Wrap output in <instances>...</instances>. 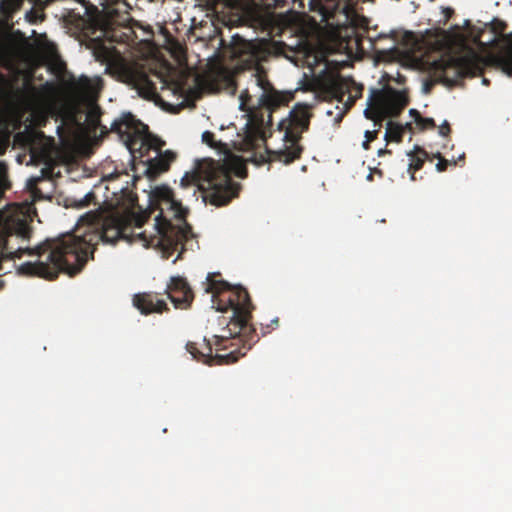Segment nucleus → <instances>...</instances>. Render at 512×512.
Here are the masks:
<instances>
[{"label":"nucleus","instance_id":"nucleus-1","mask_svg":"<svg viewBox=\"0 0 512 512\" xmlns=\"http://www.w3.org/2000/svg\"><path fill=\"white\" fill-rule=\"evenodd\" d=\"M31 228L27 216L18 207L12 211L0 212V273L6 274L4 264L20 259L24 254L37 255L35 262L21 264L17 271L21 275L38 276L54 280L59 273L70 276L79 273L92 251V239L77 236L74 233L61 234L56 238H48L34 249L24 246L30 236ZM0 281V288L2 287Z\"/></svg>","mask_w":512,"mask_h":512},{"label":"nucleus","instance_id":"nucleus-2","mask_svg":"<svg viewBox=\"0 0 512 512\" xmlns=\"http://www.w3.org/2000/svg\"><path fill=\"white\" fill-rule=\"evenodd\" d=\"M220 273H209L206 278L205 292L212 294V308L219 312L232 311V316L227 322L225 317H220L219 324H226L221 329L220 334L213 335L215 339L214 345L217 351L226 350L228 346L226 342L229 339L237 340V343H231V346H238L242 342V348H236L225 354H212V343L206 338L202 343L188 342L186 344L187 351L192 357L198 361H202L208 365L230 364L245 356L246 351L251 349L259 338L256 330L251 324L252 304L248 291L242 286H232L227 281L216 279Z\"/></svg>","mask_w":512,"mask_h":512},{"label":"nucleus","instance_id":"nucleus-3","mask_svg":"<svg viewBox=\"0 0 512 512\" xmlns=\"http://www.w3.org/2000/svg\"><path fill=\"white\" fill-rule=\"evenodd\" d=\"M149 202L151 210H160L155 217L156 233L147 237L143 232L139 236L145 246L160 248L166 259L179 251L173 260L175 263L187 249L186 245L194 238L192 227L186 222L188 210L174 198L173 190L167 186L155 187L149 195Z\"/></svg>","mask_w":512,"mask_h":512},{"label":"nucleus","instance_id":"nucleus-4","mask_svg":"<svg viewBox=\"0 0 512 512\" xmlns=\"http://www.w3.org/2000/svg\"><path fill=\"white\" fill-rule=\"evenodd\" d=\"M112 131L119 136L133 158L146 166L145 174L150 179L167 172L177 158L171 150L162 151L165 141L150 133L148 126L131 113H123L115 119Z\"/></svg>","mask_w":512,"mask_h":512},{"label":"nucleus","instance_id":"nucleus-5","mask_svg":"<svg viewBox=\"0 0 512 512\" xmlns=\"http://www.w3.org/2000/svg\"><path fill=\"white\" fill-rule=\"evenodd\" d=\"M488 64L512 77V34L503 36L499 51L487 58L475 52L459 57H441L431 63L429 70L434 82L454 86L462 78L481 75Z\"/></svg>","mask_w":512,"mask_h":512},{"label":"nucleus","instance_id":"nucleus-6","mask_svg":"<svg viewBox=\"0 0 512 512\" xmlns=\"http://www.w3.org/2000/svg\"><path fill=\"white\" fill-rule=\"evenodd\" d=\"M256 86L261 89L258 98V106L250 105L252 96L248 90L240 95V109L250 113V120L253 127L248 128L244 143L247 148L255 149L260 143L265 142L263 128L272 125V113L281 107L288 106L294 98L292 91H279L269 81L264 69H258L253 75Z\"/></svg>","mask_w":512,"mask_h":512},{"label":"nucleus","instance_id":"nucleus-7","mask_svg":"<svg viewBox=\"0 0 512 512\" xmlns=\"http://www.w3.org/2000/svg\"><path fill=\"white\" fill-rule=\"evenodd\" d=\"M181 186L196 187L202 193L204 202L214 206L227 205L239 191V184L231 177V167L227 161H210L192 172H186Z\"/></svg>","mask_w":512,"mask_h":512},{"label":"nucleus","instance_id":"nucleus-8","mask_svg":"<svg viewBox=\"0 0 512 512\" xmlns=\"http://www.w3.org/2000/svg\"><path fill=\"white\" fill-rule=\"evenodd\" d=\"M310 106L307 104H296L289 112L286 119L279 122L278 128L284 132L283 147L272 150L265 146L264 152H255L251 161L256 165H263L270 162H280L289 165L301 158L303 147L300 145L303 132L309 129Z\"/></svg>","mask_w":512,"mask_h":512},{"label":"nucleus","instance_id":"nucleus-9","mask_svg":"<svg viewBox=\"0 0 512 512\" xmlns=\"http://www.w3.org/2000/svg\"><path fill=\"white\" fill-rule=\"evenodd\" d=\"M409 104V98L405 91L396 90L390 86L382 89L372 88L367 99V108L364 115L367 119L374 122L378 129L365 132V140L374 141L382 126V122L387 118L398 117L404 108Z\"/></svg>","mask_w":512,"mask_h":512},{"label":"nucleus","instance_id":"nucleus-10","mask_svg":"<svg viewBox=\"0 0 512 512\" xmlns=\"http://www.w3.org/2000/svg\"><path fill=\"white\" fill-rule=\"evenodd\" d=\"M137 5V0H103L104 20L97 28L108 29L119 26L128 29L135 39L151 41L154 31L150 25L135 20L130 11Z\"/></svg>","mask_w":512,"mask_h":512},{"label":"nucleus","instance_id":"nucleus-11","mask_svg":"<svg viewBox=\"0 0 512 512\" xmlns=\"http://www.w3.org/2000/svg\"><path fill=\"white\" fill-rule=\"evenodd\" d=\"M357 3L358 0H309V7L327 19L343 13L348 20L354 21L358 17Z\"/></svg>","mask_w":512,"mask_h":512},{"label":"nucleus","instance_id":"nucleus-12","mask_svg":"<svg viewBox=\"0 0 512 512\" xmlns=\"http://www.w3.org/2000/svg\"><path fill=\"white\" fill-rule=\"evenodd\" d=\"M166 292L175 308L186 309L191 305L194 299L190 285L186 279L181 276L171 277Z\"/></svg>","mask_w":512,"mask_h":512},{"label":"nucleus","instance_id":"nucleus-13","mask_svg":"<svg viewBox=\"0 0 512 512\" xmlns=\"http://www.w3.org/2000/svg\"><path fill=\"white\" fill-rule=\"evenodd\" d=\"M133 304L145 315L150 313H162L169 310L167 303L159 299L158 296L153 293L136 294L133 298Z\"/></svg>","mask_w":512,"mask_h":512},{"label":"nucleus","instance_id":"nucleus-14","mask_svg":"<svg viewBox=\"0 0 512 512\" xmlns=\"http://www.w3.org/2000/svg\"><path fill=\"white\" fill-rule=\"evenodd\" d=\"M127 78L128 83L137 90L140 96L150 99L155 95V84L145 73L133 71L128 74Z\"/></svg>","mask_w":512,"mask_h":512},{"label":"nucleus","instance_id":"nucleus-15","mask_svg":"<svg viewBox=\"0 0 512 512\" xmlns=\"http://www.w3.org/2000/svg\"><path fill=\"white\" fill-rule=\"evenodd\" d=\"M353 87V78L337 76L330 80L327 85L326 91L331 98L337 100L338 103H345L344 97Z\"/></svg>","mask_w":512,"mask_h":512},{"label":"nucleus","instance_id":"nucleus-16","mask_svg":"<svg viewBox=\"0 0 512 512\" xmlns=\"http://www.w3.org/2000/svg\"><path fill=\"white\" fill-rule=\"evenodd\" d=\"M246 48L247 54L249 55L247 61L251 65L257 66L256 71L258 69H264L260 63L266 61L271 54L268 44L264 41L248 42Z\"/></svg>","mask_w":512,"mask_h":512},{"label":"nucleus","instance_id":"nucleus-17","mask_svg":"<svg viewBox=\"0 0 512 512\" xmlns=\"http://www.w3.org/2000/svg\"><path fill=\"white\" fill-rule=\"evenodd\" d=\"M364 87L362 84H358L353 80V87L348 92V99L345 103H343L342 107L338 105L335 107L337 110L335 117L333 119L334 125H339L345 114L354 106L355 102L362 97Z\"/></svg>","mask_w":512,"mask_h":512},{"label":"nucleus","instance_id":"nucleus-18","mask_svg":"<svg viewBox=\"0 0 512 512\" xmlns=\"http://www.w3.org/2000/svg\"><path fill=\"white\" fill-rule=\"evenodd\" d=\"M408 156L410 157L408 172L410 173L411 180L415 181V173L422 169L426 159L428 158V153L423 148L415 146V151L408 153Z\"/></svg>","mask_w":512,"mask_h":512},{"label":"nucleus","instance_id":"nucleus-19","mask_svg":"<svg viewBox=\"0 0 512 512\" xmlns=\"http://www.w3.org/2000/svg\"><path fill=\"white\" fill-rule=\"evenodd\" d=\"M101 115H102V110H101L100 106L98 104L91 103L87 110L86 120L92 129L96 130V129L100 128L102 133L107 134L109 132V130L107 129L106 126L101 125V122H100ZM112 124H113V122L111 123V125ZM110 132H113L112 127L110 128Z\"/></svg>","mask_w":512,"mask_h":512},{"label":"nucleus","instance_id":"nucleus-20","mask_svg":"<svg viewBox=\"0 0 512 512\" xmlns=\"http://www.w3.org/2000/svg\"><path fill=\"white\" fill-rule=\"evenodd\" d=\"M123 236V229L120 225H105L101 234L103 241L115 244Z\"/></svg>","mask_w":512,"mask_h":512},{"label":"nucleus","instance_id":"nucleus-21","mask_svg":"<svg viewBox=\"0 0 512 512\" xmlns=\"http://www.w3.org/2000/svg\"><path fill=\"white\" fill-rule=\"evenodd\" d=\"M404 134V127L400 124L394 123L393 121H388L385 132V140L387 142H401Z\"/></svg>","mask_w":512,"mask_h":512},{"label":"nucleus","instance_id":"nucleus-22","mask_svg":"<svg viewBox=\"0 0 512 512\" xmlns=\"http://www.w3.org/2000/svg\"><path fill=\"white\" fill-rule=\"evenodd\" d=\"M410 116L414 119L417 127L424 131L428 129L436 128V123L433 118H425L421 115V113L416 109H410Z\"/></svg>","mask_w":512,"mask_h":512},{"label":"nucleus","instance_id":"nucleus-23","mask_svg":"<svg viewBox=\"0 0 512 512\" xmlns=\"http://www.w3.org/2000/svg\"><path fill=\"white\" fill-rule=\"evenodd\" d=\"M203 143L207 144L209 147L214 149H226V144L221 141L215 140V135L211 131H205L202 134Z\"/></svg>","mask_w":512,"mask_h":512},{"label":"nucleus","instance_id":"nucleus-24","mask_svg":"<svg viewBox=\"0 0 512 512\" xmlns=\"http://www.w3.org/2000/svg\"><path fill=\"white\" fill-rule=\"evenodd\" d=\"M435 157L439 159L438 163L436 164L437 171L444 172L449 165V161L443 158L440 153H437Z\"/></svg>","mask_w":512,"mask_h":512},{"label":"nucleus","instance_id":"nucleus-25","mask_svg":"<svg viewBox=\"0 0 512 512\" xmlns=\"http://www.w3.org/2000/svg\"><path fill=\"white\" fill-rule=\"evenodd\" d=\"M442 13L444 14V20L442 23L445 25L454 15V9L451 7H442Z\"/></svg>","mask_w":512,"mask_h":512},{"label":"nucleus","instance_id":"nucleus-26","mask_svg":"<svg viewBox=\"0 0 512 512\" xmlns=\"http://www.w3.org/2000/svg\"><path fill=\"white\" fill-rule=\"evenodd\" d=\"M451 132V128H450V125L448 123V121H444L443 124L439 127V134L441 136H448Z\"/></svg>","mask_w":512,"mask_h":512},{"label":"nucleus","instance_id":"nucleus-27","mask_svg":"<svg viewBox=\"0 0 512 512\" xmlns=\"http://www.w3.org/2000/svg\"><path fill=\"white\" fill-rule=\"evenodd\" d=\"M505 27H506L505 23H503V22H501V21H498V20H495V21L493 22V27H492V29H493V31H494L495 33H502V32H503V30L505 29Z\"/></svg>","mask_w":512,"mask_h":512},{"label":"nucleus","instance_id":"nucleus-28","mask_svg":"<svg viewBox=\"0 0 512 512\" xmlns=\"http://www.w3.org/2000/svg\"><path fill=\"white\" fill-rule=\"evenodd\" d=\"M7 81L5 77L0 74V100L2 99V96L6 90Z\"/></svg>","mask_w":512,"mask_h":512},{"label":"nucleus","instance_id":"nucleus-29","mask_svg":"<svg viewBox=\"0 0 512 512\" xmlns=\"http://www.w3.org/2000/svg\"><path fill=\"white\" fill-rule=\"evenodd\" d=\"M290 2L294 5L296 4L300 9H304L305 7V0H290Z\"/></svg>","mask_w":512,"mask_h":512},{"label":"nucleus","instance_id":"nucleus-30","mask_svg":"<svg viewBox=\"0 0 512 512\" xmlns=\"http://www.w3.org/2000/svg\"><path fill=\"white\" fill-rule=\"evenodd\" d=\"M275 3L277 7H284L288 0H275Z\"/></svg>","mask_w":512,"mask_h":512},{"label":"nucleus","instance_id":"nucleus-31","mask_svg":"<svg viewBox=\"0 0 512 512\" xmlns=\"http://www.w3.org/2000/svg\"><path fill=\"white\" fill-rule=\"evenodd\" d=\"M370 141L368 140H364L363 143H362V147L365 149V150H368L370 149Z\"/></svg>","mask_w":512,"mask_h":512},{"label":"nucleus","instance_id":"nucleus-32","mask_svg":"<svg viewBox=\"0 0 512 512\" xmlns=\"http://www.w3.org/2000/svg\"><path fill=\"white\" fill-rule=\"evenodd\" d=\"M2 134H3V123L0 120V147L2 146V140H3Z\"/></svg>","mask_w":512,"mask_h":512},{"label":"nucleus","instance_id":"nucleus-33","mask_svg":"<svg viewBox=\"0 0 512 512\" xmlns=\"http://www.w3.org/2000/svg\"><path fill=\"white\" fill-rule=\"evenodd\" d=\"M385 153H391V152H390L389 150H386V149H380V150L378 151V155H379V156H381V155H383V154H385Z\"/></svg>","mask_w":512,"mask_h":512},{"label":"nucleus","instance_id":"nucleus-34","mask_svg":"<svg viewBox=\"0 0 512 512\" xmlns=\"http://www.w3.org/2000/svg\"><path fill=\"white\" fill-rule=\"evenodd\" d=\"M326 114H327L328 116H333V115H334V111H333V110H328V111L326 112Z\"/></svg>","mask_w":512,"mask_h":512},{"label":"nucleus","instance_id":"nucleus-35","mask_svg":"<svg viewBox=\"0 0 512 512\" xmlns=\"http://www.w3.org/2000/svg\"><path fill=\"white\" fill-rule=\"evenodd\" d=\"M432 84H426L425 85V90L428 92L431 88Z\"/></svg>","mask_w":512,"mask_h":512},{"label":"nucleus","instance_id":"nucleus-36","mask_svg":"<svg viewBox=\"0 0 512 512\" xmlns=\"http://www.w3.org/2000/svg\"><path fill=\"white\" fill-rule=\"evenodd\" d=\"M271 322H272V324L278 325L279 320H278V318H275Z\"/></svg>","mask_w":512,"mask_h":512},{"label":"nucleus","instance_id":"nucleus-37","mask_svg":"<svg viewBox=\"0 0 512 512\" xmlns=\"http://www.w3.org/2000/svg\"><path fill=\"white\" fill-rule=\"evenodd\" d=\"M46 119L43 118L42 121L39 123L40 126L45 125Z\"/></svg>","mask_w":512,"mask_h":512},{"label":"nucleus","instance_id":"nucleus-38","mask_svg":"<svg viewBox=\"0 0 512 512\" xmlns=\"http://www.w3.org/2000/svg\"><path fill=\"white\" fill-rule=\"evenodd\" d=\"M44 18H45V15L42 13V14L39 16V19H40V21H43V20H44Z\"/></svg>","mask_w":512,"mask_h":512},{"label":"nucleus","instance_id":"nucleus-39","mask_svg":"<svg viewBox=\"0 0 512 512\" xmlns=\"http://www.w3.org/2000/svg\"><path fill=\"white\" fill-rule=\"evenodd\" d=\"M483 83H484V84H486V85H488V84H489V80H488V79H486V78H484V79H483Z\"/></svg>","mask_w":512,"mask_h":512},{"label":"nucleus","instance_id":"nucleus-40","mask_svg":"<svg viewBox=\"0 0 512 512\" xmlns=\"http://www.w3.org/2000/svg\"><path fill=\"white\" fill-rule=\"evenodd\" d=\"M236 5H237L236 3L229 2V6H231V7H236Z\"/></svg>","mask_w":512,"mask_h":512},{"label":"nucleus","instance_id":"nucleus-41","mask_svg":"<svg viewBox=\"0 0 512 512\" xmlns=\"http://www.w3.org/2000/svg\"><path fill=\"white\" fill-rule=\"evenodd\" d=\"M57 130H58V132H60L62 130V126H58Z\"/></svg>","mask_w":512,"mask_h":512}]
</instances>
